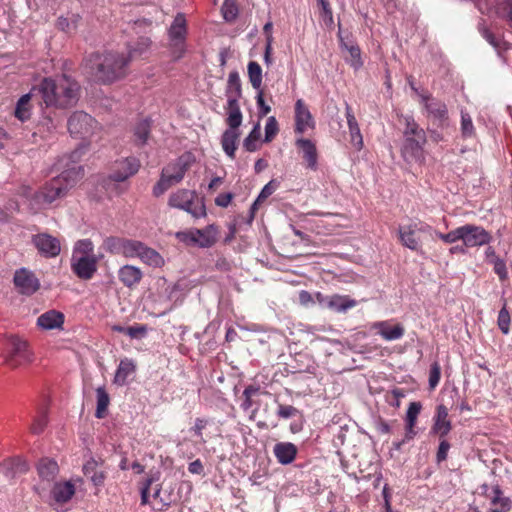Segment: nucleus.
Returning <instances> with one entry per match:
<instances>
[{
	"label": "nucleus",
	"instance_id": "obj_1",
	"mask_svg": "<svg viewBox=\"0 0 512 512\" xmlns=\"http://www.w3.org/2000/svg\"><path fill=\"white\" fill-rule=\"evenodd\" d=\"M84 177L82 166L74 165L58 176L47 181L29 199L31 208L37 212L47 208L56 200L67 196L68 192Z\"/></svg>",
	"mask_w": 512,
	"mask_h": 512
},
{
	"label": "nucleus",
	"instance_id": "obj_2",
	"mask_svg": "<svg viewBox=\"0 0 512 512\" xmlns=\"http://www.w3.org/2000/svg\"><path fill=\"white\" fill-rule=\"evenodd\" d=\"M129 64L130 57L112 51L92 53L86 59L89 73L102 84H111L126 77L129 73Z\"/></svg>",
	"mask_w": 512,
	"mask_h": 512
},
{
	"label": "nucleus",
	"instance_id": "obj_3",
	"mask_svg": "<svg viewBox=\"0 0 512 512\" xmlns=\"http://www.w3.org/2000/svg\"><path fill=\"white\" fill-rule=\"evenodd\" d=\"M33 88L46 107L67 108L77 101L79 86L68 76L62 75L56 78L45 77Z\"/></svg>",
	"mask_w": 512,
	"mask_h": 512
},
{
	"label": "nucleus",
	"instance_id": "obj_4",
	"mask_svg": "<svg viewBox=\"0 0 512 512\" xmlns=\"http://www.w3.org/2000/svg\"><path fill=\"white\" fill-rule=\"evenodd\" d=\"M403 145L401 154L405 161H419L423 156V148L427 142L426 133L411 116H405Z\"/></svg>",
	"mask_w": 512,
	"mask_h": 512
},
{
	"label": "nucleus",
	"instance_id": "obj_5",
	"mask_svg": "<svg viewBox=\"0 0 512 512\" xmlns=\"http://www.w3.org/2000/svg\"><path fill=\"white\" fill-rule=\"evenodd\" d=\"M192 164L190 154H184L167 164L161 171L160 179L153 187V195L159 197L170 187L180 183Z\"/></svg>",
	"mask_w": 512,
	"mask_h": 512
},
{
	"label": "nucleus",
	"instance_id": "obj_6",
	"mask_svg": "<svg viewBox=\"0 0 512 512\" xmlns=\"http://www.w3.org/2000/svg\"><path fill=\"white\" fill-rule=\"evenodd\" d=\"M168 205L171 208L183 210L191 214L194 218L206 216V208L202 199H199L197 193L188 189H178L173 192L168 199Z\"/></svg>",
	"mask_w": 512,
	"mask_h": 512
},
{
	"label": "nucleus",
	"instance_id": "obj_7",
	"mask_svg": "<svg viewBox=\"0 0 512 512\" xmlns=\"http://www.w3.org/2000/svg\"><path fill=\"white\" fill-rule=\"evenodd\" d=\"M2 357L4 363L11 368H17L33 361V353L28 342L14 335L7 338Z\"/></svg>",
	"mask_w": 512,
	"mask_h": 512
},
{
	"label": "nucleus",
	"instance_id": "obj_8",
	"mask_svg": "<svg viewBox=\"0 0 512 512\" xmlns=\"http://www.w3.org/2000/svg\"><path fill=\"white\" fill-rule=\"evenodd\" d=\"M412 90L418 95L421 104H423L426 111V117L432 120L433 124L437 127L443 128L448 125L449 114L447 105L434 98L427 91H419L412 83Z\"/></svg>",
	"mask_w": 512,
	"mask_h": 512
},
{
	"label": "nucleus",
	"instance_id": "obj_9",
	"mask_svg": "<svg viewBox=\"0 0 512 512\" xmlns=\"http://www.w3.org/2000/svg\"><path fill=\"white\" fill-rule=\"evenodd\" d=\"M219 232L218 226L210 224L203 229L179 231L176 233V238L186 245L210 248L218 241Z\"/></svg>",
	"mask_w": 512,
	"mask_h": 512
},
{
	"label": "nucleus",
	"instance_id": "obj_10",
	"mask_svg": "<svg viewBox=\"0 0 512 512\" xmlns=\"http://www.w3.org/2000/svg\"><path fill=\"white\" fill-rule=\"evenodd\" d=\"M97 125V121L83 111L74 112L68 119L67 123L70 134L82 139L90 137Z\"/></svg>",
	"mask_w": 512,
	"mask_h": 512
},
{
	"label": "nucleus",
	"instance_id": "obj_11",
	"mask_svg": "<svg viewBox=\"0 0 512 512\" xmlns=\"http://www.w3.org/2000/svg\"><path fill=\"white\" fill-rule=\"evenodd\" d=\"M460 239L466 248H474L488 244L491 235L483 227L474 224L460 226Z\"/></svg>",
	"mask_w": 512,
	"mask_h": 512
},
{
	"label": "nucleus",
	"instance_id": "obj_12",
	"mask_svg": "<svg viewBox=\"0 0 512 512\" xmlns=\"http://www.w3.org/2000/svg\"><path fill=\"white\" fill-rule=\"evenodd\" d=\"M141 162L138 158L129 156L116 160L111 168L110 179L115 182H124L134 176L140 169Z\"/></svg>",
	"mask_w": 512,
	"mask_h": 512
},
{
	"label": "nucleus",
	"instance_id": "obj_13",
	"mask_svg": "<svg viewBox=\"0 0 512 512\" xmlns=\"http://www.w3.org/2000/svg\"><path fill=\"white\" fill-rule=\"evenodd\" d=\"M31 241L39 254L45 258H55L61 252L60 240L48 233L33 235Z\"/></svg>",
	"mask_w": 512,
	"mask_h": 512
},
{
	"label": "nucleus",
	"instance_id": "obj_14",
	"mask_svg": "<svg viewBox=\"0 0 512 512\" xmlns=\"http://www.w3.org/2000/svg\"><path fill=\"white\" fill-rule=\"evenodd\" d=\"M71 270L82 280H90L97 271V259L94 255L77 256L73 253Z\"/></svg>",
	"mask_w": 512,
	"mask_h": 512
},
{
	"label": "nucleus",
	"instance_id": "obj_15",
	"mask_svg": "<svg viewBox=\"0 0 512 512\" xmlns=\"http://www.w3.org/2000/svg\"><path fill=\"white\" fill-rule=\"evenodd\" d=\"M13 283L17 291L23 295H32L40 287L39 280L34 273L26 268L16 270Z\"/></svg>",
	"mask_w": 512,
	"mask_h": 512
},
{
	"label": "nucleus",
	"instance_id": "obj_16",
	"mask_svg": "<svg viewBox=\"0 0 512 512\" xmlns=\"http://www.w3.org/2000/svg\"><path fill=\"white\" fill-rule=\"evenodd\" d=\"M432 421L430 434L438 436L439 438H446L453 426L449 417V410L445 405H437Z\"/></svg>",
	"mask_w": 512,
	"mask_h": 512
},
{
	"label": "nucleus",
	"instance_id": "obj_17",
	"mask_svg": "<svg viewBox=\"0 0 512 512\" xmlns=\"http://www.w3.org/2000/svg\"><path fill=\"white\" fill-rule=\"evenodd\" d=\"M371 329L386 341L401 339L405 334L404 326L400 323L393 324L391 320L374 322Z\"/></svg>",
	"mask_w": 512,
	"mask_h": 512
},
{
	"label": "nucleus",
	"instance_id": "obj_18",
	"mask_svg": "<svg viewBox=\"0 0 512 512\" xmlns=\"http://www.w3.org/2000/svg\"><path fill=\"white\" fill-rule=\"evenodd\" d=\"M481 489L482 493L490 499L491 504L495 507L490 512H508L511 509V500L503 495L499 485L493 486L490 492L486 484L482 485Z\"/></svg>",
	"mask_w": 512,
	"mask_h": 512
},
{
	"label": "nucleus",
	"instance_id": "obj_19",
	"mask_svg": "<svg viewBox=\"0 0 512 512\" xmlns=\"http://www.w3.org/2000/svg\"><path fill=\"white\" fill-rule=\"evenodd\" d=\"M417 232L418 225L416 223L400 226L398 229L400 243L408 249L418 252L421 248V241Z\"/></svg>",
	"mask_w": 512,
	"mask_h": 512
},
{
	"label": "nucleus",
	"instance_id": "obj_20",
	"mask_svg": "<svg viewBox=\"0 0 512 512\" xmlns=\"http://www.w3.org/2000/svg\"><path fill=\"white\" fill-rule=\"evenodd\" d=\"M314 127L313 117L305 105L304 101L299 99L295 104V132L304 133L308 128Z\"/></svg>",
	"mask_w": 512,
	"mask_h": 512
},
{
	"label": "nucleus",
	"instance_id": "obj_21",
	"mask_svg": "<svg viewBox=\"0 0 512 512\" xmlns=\"http://www.w3.org/2000/svg\"><path fill=\"white\" fill-rule=\"evenodd\" d=\"M295 144L302 152V158L306 163V167L316 171L318 169V152L316 145L311 140L305 138L297 139Z\"/></svg>",
	"mask_w": 512,
	"mask_h": 512
},
{
	"label": "nucleus",
	"instance_id": "obj_22",
	"mask_svg": "<svg viewBox=\"0 0 512 512\" xmlns=\"http://www.w3.org/2000/svg\"><path fill=\"white\" fill-rule=\"evenodd\" d=\"M37 97L35 89L32 87L31 90L22 95L15 106L14 116L21 122L30 120L33 112V98Z\"/></svg>",
	"mask_w": 512,
	"mask_h": 512
},
{
	"label": "nucleus",
	"instance_id": "obj_23",
	"mask_svg": "<svg viewBox=\"0 0 512 512\" xmlns=\"http://www.w3.org/2000/svg\"><path fill=\"white\" fill-rule=\"evenodd\" d=\"M65 316L57 310H49L37 318V326L42 330L63 329Z\"/></svg>",
	"mask_w": 512,
	"mask_h": 512
},
{
	"label": "nucleus",
	"instance_id": "obj_24",
	"mask_svg": "<svg viewBox=\"0 0 512 512\" xmlns=\"http://www.w3.org/2000/svg\"><path fill=\"white\" fill-rule=\"evenodd\" d=\"M143 273L140 268L133 265H124L118 270L119 281L127 288H135L142 280Z\"/></svg>",
	"mask_w": 512,
	"mask_h": 512
},
{
	"label": "nucleus",
	"instance_id": "obj_25",
	"mask_svg": "<svg viewBox=\"0 0 512 512\" xmlns=\"http://www.w3.org/2000/svg\"><path fill=\"white\" fill-rule=\"evenodd\" d=\"M273 453L280 464L288 465L296 459L298 449L291 442H279L275 444Z\"/></svg>",
	"mask_w": 512,
	"mask_h": 512
},
{
	"label": "nucleus",
	"instance_id": "obj_26",
	"mask_svg": "<svg viewBox=\"0 0 512 512\" xmlns=\"http://www.w3.org/2000/svg\"><path fill=\"white\" fill-rule=\"evenodd\" d=\"M76 491L71 481L56 482L51 490L53 500L58 504H65L71 500Z\"/></svg>",
	"mask_w": 512,
	"mask_h": 512
},
{
	"label": "nucleus",
	"instance_id": "obj_27",
	"mask_svg": "<svg viewBox=\"0 0 512 512\" xmlns=\"http://www.w3.org/2000/svg\"><path fill=\"white\" fill-rule=\"evenodd\" d=\"M100 466L101 464L95 459H90L83 465L84 475L89 477L93 485L96 487H102L107 477L106 471L100 468Z\"/></svg>",
	"mask_w": 512,
	"mask_h": 512
},
{
	"label": "nucleus",
	"instance_id": "obj_28",
	"mask_svg": "<svg viewBox=\"0 0 512 512\" xmlns=\"http://www.w3.org/2000/svg\"><path fill=\"white\" fill-rule=\"evenodd\" d=\"M29 470L28 463L21 458L5 460L0 464V473L8 478L26 473Z\"/></svg>",
	"mask_w": 512,
	"mask_h": 512
},
{
	"label": "nucleus",
	"instance_id": "obj_29",
	"mask_svg": "<svg viewBox=\"0 0 512 512\" xmlns=\"http://www.w3.org/2000/svg\"><path fill=\"white\" fill-rule=\"evenodd\" d=\"M240 138L239 128H230L226 129L221 137V145L226 153L231 159L235 158V152L237 150V143Z\"/></svg>",
	"mask_w": 512,
	"mask_h": 512
},
{
	"label": "nucleus",
	"instance_id": "obj_30",
	"mask_svg": "<svg viewBox=\"0 0 512 512\" xmlns=\"http://www.w3.org/2000/svg\"><path fill=\"white\" fill-rule=\"evenodd\" d=\"M39 478L43 482L51 483L59 473V467L56 461L49 458H42L37 465Z\"/></svg>",
	"mask_w": 512,
	"mask_h": 512
},
{
	"label": "nucleus",
	"instance_id": "obj_31",
	"mask_svg": "<svg viewBox=\"0 0 512 512\" xmlns=\"http://www.w3.org/2000/svg\"><path fill=\"white\" fill-rule=\"evenodd\" d=\"M345 115H346L349 133H350V137H351V143L358 150H361L363 147V137L360 132V128H359L357 119L352 111V108L348 105L346 106Z\"/></svg>",
	"mask_w": 512,
	"mask_h": 512
},
{
	"label": "nucleus",
	"instance_id": "obj_32",
	"mask_svg": "<svg viewBox=\"0 0 512 512\" xmlns=\"http://www.w3.org/2000/svg\"><path fill=\"white\" fill-rule=\"evenodd\" d=\"M136 371V364L132 359H122L116 370L113 382L118 386H123L127 383V378L134 374Z\"/></svg>",
	"mask_w": 512,
	"mask_h": 512
},
{
	"label": "nucleus",
	"instance_id": "obj_33",
	"mask_svg": "<svg viewBox=\"0 0 512 512\" xmlns=\"http://www.w3.org/2000/svg\"><path fill=\"white\" fill-rule=\"evenodd\" d=\"M227 111L226 124L230 128H239L242 124L243 115L240 109L239 100L230 99L227 100L225 106Z\"/></svg>",
	"mask_w": 512,
	"mask_h": 512
},
{
	"label": "nucleus",
	"instance_id": "obj_34",
	"mask_svg": "<svg viewBox=\"0 0 512 512\" xmlns=\"http://www.w3.org/2000/svg\"><path fill=\"white\" fill-rule=\"evenodd\" d=\"M150 131L151 123L148 119H142L139 122H137L133 128V143L138 147H142L143 145H145L147 143V140L149 139Z\"/></svg>",
	"mask_w": 512,
	"mask_h": 512
},
{
	"label": "nucleus",
	"instance_id": "obj_35",
	"mask_svg": "<svg viewBox=\"0 0 512 512\" xmlns=\"http://www.w3.org/2000/svg\"><path fill=\"white\" fill-rule=\"evenodd\" d=\"M356 306V301L346 295H332L327 299V307L336 312H346Z\"/></svg>",
	"mask_w": 512,
	"mask_h": 512
},
{
	"label": "nucleus",
	"instance_id": "obj_36",
	"mask_svg": "<svg viewBox=\"0 0 512 512\" xmlns=\"http://www.w3.org/2000/svg\"><path fill=\"white\" fill-rule=\"evenodd\" d=\"M48 424V405L46 402H43L37 408V414L33 419V422L30 426V432L32 434H40L44 431Z\"/></svg>",
	"mask_w": 512,
	"mask_h": 512
},
{
	"label": "nucleus",
	"instance_id": "obj_37",
	"mask_svg": "<svg viewBox=\"0 0 512 512\" xmlns=\"http://www.w3.org/2000/svg\"><path fill=\"white\" fill-rule=\"evenodd\" d=\"M227 100L236 99L239 100L242 96V86L239 73L232 71L229 73L227 87L225 90Z\"/></svg>",
	"mask_w": 512,
	"mask_h": 512
},
{
	"label": "nucleus",
	"instance_id": "obj_38",
	"mask_svg": "<svg viewBox=\"0 0 512 512\" xmlns=\"http://www.w3.org/2000/svg\"><path fill=\"white\" fill-rule=\"evenodd\" d=\"M186 33V19L183 14H177L172 25L169 28L170 40L185 41Z\"/></svg>",
	"mask_w": 512,
	"mask_h": 512
},
{
	"label": "nucleus",
	"instance_id": "obj_39",
	"mask_svg": "<svg viewBox=\"0 0 512 512\" xmlns=\"http://www.w3.org/2000/svg\"><path fill=\"white\" fill-rule=\"evenodd\" d=\"M97 406L95 411V417L103 419L107 416L108 407L110 404V397L104 387H98L96 389Z\"/></svg>",
	"mask_w": 512,
	"mask_h": 512
},
{
	"label": "nucleus",
	"instance_id": "obj_40",
	"mask_svg": "<svg viewBox=\"0 0 512 512\" xmlns=\"http://www.w3.org/2000/svg\"><path fill=\"white\" fill-rule=\"evenodd\" d=\"M260 137H261V126L260 123H256L248 134V136L243 141V147L247 152H255L260 147Z\"/></svg>",
	"mask_w": 512,
	"mask_h": 512
},
{
	"label": "nucleus",
	"instance_id": "obj_41",
	"mask_svg": "<svg viewBox=\"0 0 512 512\" xmlns=\"http://www.w3.org/2000/svg\"><path fill=\"white\" fill-rule=\"evenodd\" d=\"M139 258L146 264L158 267L162 265L163 258L161 255L152 248L142 245Z\"/></svg>",
	"mask_w": 512,
	"mask_h": 512
},
{
	"label": "nucleus",
	"instance_id": "obj_42",
	"mask_svg": "<svg viewBox=\"0 0 512 512\" xmlns=\"http://www.w3.org/2000/svg\"><path fill=\"white\" fill-rule=\"evenodd\" d=\"M340 43L343 48H345L350 55V58L348 60L351 67H353L355 70L360 69L363 66V61L361 58V50L358 45H348L343 41L342 38H340Z\"/></svg>",
	"mask_w": 512,
	"mask_h": 512
},
{
	"label": "nucleus",
	"instance_id": "obj_43",
	"mask_svg": "<svg viewBox=\"0 0 512 512\" xmlns=\"http://www.w3.org/2000/svg\"><path fill=\"white\" fill-rule=\"evenodd\" d=\"M248 78L254 89L261 90L262 85V68L256 61L248 63Z\"/></svg>",
	"mask_w": 512,
	"mask_h": 512
},
{
	"label": "nucleus",
	"instance_id": "obj_44",
	"mask_svg": "<svg viewBox=\"0 0 512 512\" xmlns=\"http://www.w3.org/2000/svg\"><path fill=\"white\" fill-rule=\"evenodd\" d=\"M495 13L512 27V0H496Z\"/></svg>",
	"mask_w": 512,
	"mask_h": 512
},
{
	"label": "nucleus",
	"instance_id": "obj_45",
	"mask_svg": "<svg viewBox=\"0 0 512 512\" xmlns=\"http://www.w3.org/2000/svg\"><path fill=\"white\" fill-rule=\"evenodd\" d=\"M479 31L482 36L487 40V42L492 45L500 54L501 50H507V43L502 41L500 38H497L492 32H490L486 27L482 24H479Z\"/></svg>",
	"mask_w": 512,
	"mask_h": 512
},
{
	"label": "nucleus",
	"instance_id": "obj_46",
	"mask_svg": "<svg viewBox=\"0 0 512 512\" xmlns=\"http://www.w3.org/2000/svg\"><path fill=\"white\" fill-rule=\"evenodd\" d=\"M142 245L140 241L125 239L121 255L127 258L139 257Z\"/></svg>",
	"mask_w": 512,
	"mask_h": 512
},
{
	"label": "nucleus",
	"instance_id": "obj_47",
	"mask_svg": "<svg viewBox=\"0 0 512 512\" xmlns=\"http://www.w3.org/2000/svg\"><path fill=\"white\" fill-rule=\"evenodd\" d=\"M112 330L115 332L123 333L128 335L131 338H138L143 335H145L147 329L143 325H137V326H130V327H123L120 325H114L112 327Z\"/></svg>",
	"mask_w": 512,
	"mask_h": 512
},
{
	"label": "nucleus",
	"instance_id": "obj_48",
	"mask_svg": "<svg viewBox=\"0 0 512 512\" xmlns=\"http://www.w3.org/2000/svg\"><path fill=\"white\" fill-rule=\"evenodd\" d=\"M125 238L108 237L103 242V248L111 254H122Z\"/></svg>",
	"mask_w": 512,
	"mask_h": 512
},
{
	"label": "nucleus",
	"instance_id": "obj_49",
	"mask_svg": "<svg viewBox=\"0 0 512 512\" xmlns=\"http://www.w3.org/2000/svg\"><path fill=\"white\" fill-rule=\"evenodd\" d=\"M510 322H511V317H510L509 311L507 310L506 302H504V305L501 308V310L499 311L498 318H497L498 327L503 334L509 333Z\"/></svg>",
	"mask_w": 512,
	"mask_h": 512
},
{
	"label": "nucleus",
	"instance_id": "obj_50",
	"mask_svg": "<svg viewBox=\"0 0 512 512\" xmlns=\"http://www.w3.org/2000/svg\"><path fill=\"white\" fill-rule=\"evenodd\" d=\"M461 133L464 138H470L475 134L471 116L464 111H461Z\"/></svg>",
	"mask_w": 512,
	"mask_h": 512
},
{
	"label": "nucleus",
	"instance_id": "obj_51",
	"mask_svg": "<svg viewBox=\"0 0 512 512\" xmlns=\"http://www.w3.org/2000/svg\"><path fill=\"white\" fill-rule=\"evenodd\" d=\"M279 132V126L276 118L274 116H270L267 118L266 125H265V138L264 142L269 143L271 142L275 136Z\"/></svg>",
	"mask_w": 512,
	"mask_h": 512
},
{
	"label": "nucleus",
	"instance_id": "obj_52",
	"mask_svg": "<svg viewBox=\"0 0 512 512\" xmlns=\"http://www.w3.org/2000/svg\"><path fill=\"white\" fill-rule=\"evenodd\" d=\"M441 366L439 362L435 361L430 366L429 371V387L431 390L435 389L440 382Z\"/></svg>",
	"mask_w": 512,
	"mask_h": 512
},
{
	"label": "nucleus",
	"instance_id": "obj_53",
	"mask_svg": "<svg viewBox=\"0 0 512 512\" xmlns=\"http://www.w3.org/2000/svg\"><path fill=\"white\" fill-rule=\"evenodd\" d=\"M151 41L149 38L142 37L138 40L135 47H132L126 56L130 57V61L135 55H142L150 46Z\"/></svg>",
	"mask_w": 512,
	"mask_h": 512
},
{
	"label": "nucleus",
	"instance_id": "obj_54",
	"mask_svg": "<svg viewBox=\"0 0 512 512\" xmlns=\"http://www.w3.org/2000/svg\"><path fill=\"white\" fill-rule=\"evenodd\" d=\"M318 3L321 7L320 15L323 18V21L327 26H331L334 21L333 12L329 0H318Z\"/></svg>",
	"mask_w": 512,
	"mask_h": 512
},
{
	"label": "nucleus",
	"instance_id": "obj_55",
	"mask_svg": "<svg viewBox=\"0 0 512 512\" xmlns=\"http://www.w3.org/2000/svg\"><path fill=\"white\" fill-rule=\"evenodd\" d=\"M422 404L420 402H411L408 406L405 422L417 424V418L421 412Z\"/></svg>",
	"mask_w": 512,
	"mask_h": 512
},
{
	"label": "nucleus",
	"instance_id": "obj_56",
	"mask_svg": "<svg viewBox=\"0 0 512 512\" xmlns=\"http://www.w3.org/2000/svg\"><path fill=\"white\" fill-rule=\"evenodd\" d=\"M491 264L493 265L494 272L498 275L501 281H505L508 279V271L506 263L503 259L494 258Z\"/></svg>",
	"mask_w": 512,
	"mask_h": 512
},
{
	"label": "nucleus",
	"instance_id": "obj_57",
	"mask_svg": "<svg viewBox=\"0 0 512 512\" xmlns=\"http://www.w3.org/2000/svg\"><path fill=\"white\" fill-rule=\"evenodd\" d=\"M436 237L441 239L443 242L447 244L455 243L456 241L461 240L460 238V227H457L456 229L448 232V233H441L439 231H434Z\"/></svg>",
	"mask_w": 512,
	"mask_h": 512
},
{
	"label": "nucleus",
	"instance_id": "obj_58",
	"mask_svg": "<svg viewBox=\"0 0 512 512\" xmlns=\"http://www.w3.org/2000/svg\"><path fill=\"white\" fill-rule=\"evenodd\" d=\"M300 414V411L294 406L278 404L277 415L280 418L288 419Z\"/></svg>",
	"mask_w": 512,
	"mask_h": 512
},
{
	"label": "nucleus",
	"instance_id": "obj_59",
	"mask_svg": "<svg viewBox=\"0 0 512 512\" xmlns=\"http://www.w3.org/2000/svg\"><path fill=\"white\" fill-rule=\"evenodd\" d=\"M440 443L438 446V450L436 453V460L438 463H441L447 459L448 451L451 447L450 443L446 440V438H439Z\"/></svg>",
	"mask_w": 512,
	"mask_h": 512
},
{
	"label": "nucleus",
	"instance_id": "obj_60",
	"mask_svg": "<svg viewBox=\"0 0 512 512\" xmlns=\"http://www.w3.org/2000/svg\"><path fill=\"white\" fill-rule=\"evenodd\" d=\"M171 54L174 60L181 59L185 52L186 46L185 41H171Z\"/></svg>",
	"mask_w": 512,
	"mask_h": 512
},
{
	"label": "nucleus",
	"instance_id": "obj_61",
	"mask_svg": "<svg viewBox=\"0 0 512 512\" xmlns=\"http://www.w3.org/2000/svg\"><path fill=\"white\" fill-rule=\"evenodd\" d=\"M256 104L258 108L259 117H264L271 111L270 105L265 103L264 94L262 90H259L256 96Z\"/></svg>",
	"mask_w": 512,
	"mask_h": 512
},
{
	"label": "nucleus",
	"instance_id": "obj_62",
	"mask_svg": "<svg viewBox=\"0 0 512 512\" xmlns=\"http://www.w3.org/2000/svg\"><path fill=\"white\" fill-rule=\"evenodd\" d=\"M208 424V421L203 418H196L195 424L191 428V431L194 433L195 436L200 438L201 443H205L206 440L203 438L202 431L206 428Z\"/></svg>",
	"mask_w": 512,
	"mask_h": 512
},
{
	"label": "nucleus",
	"instance_id": "obj_63",
	"mask_svg": "<svg viewBox=\"0 0 512 512\" xmlns=\"http://www.w3.org/2000/svg\"><path fill=\"white\" fill-rule=\"evenodd\" d=\"M78 252H82L83 255H89V253L93 252V244L90 240H80L77 243V247L74 251L75 255H77Z\"/></svg>",
	"mask_w": 512,
	"mask_h": 512
},
{
	"label": "nucleus",
	"instance_id": "obj_64",
	"mask_svg": "<svg viewBox=\"0 0 512 512\" xmlns=\"http://www.w3.org/2000/svg\"><path fill=\"white\" fill-rule=\"evenodd\" d=\"M415 423H406L405 422V434L403 438V442H409L417 435Z\"/></svg>",
	"mask_w": 512,
	"mask_h": 512
}]
</instances>
